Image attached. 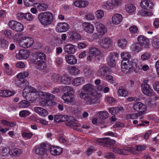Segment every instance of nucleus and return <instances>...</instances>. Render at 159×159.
I'll use <instances>...</instances> for the list:
<instances>
[{"label": "nucleus", "mask_w": 159, "mask_h": 159, "mask_svg": "<svg viewBox=\"0 0 159 159\" xmlns=\"http://www.w3.org/2000/svg\"><path fill=\"white\" fill-rule=\"evenodd\" d=\"M55 98V97L53 95L49 93L43 92L42 93L39 100V105L43 107L55 105L57 104L53 100Z\"/></svg>", "instance_id": "nucleus-1"}, {"label": "nucleus", "mask_w": 159, "mask_h": 159, "mask_svg": "<svg viewBox=\"0 0 159 159\" xmlns=\"http://www.w3.org/2000/svg\"><path fill=\"white\" fill-rule=\"evenodd\" d=\"M46 55L43 52H39L34 54L33 57L32 61L34 64L37 65L39 69L43 70L46 68L45 61H46Z\"/></svg>", "instance_id": "nucleus-2"}, {"label": "nucleus", "mask_w": 159, "mask_h": 159, "mask_svg": "<svg viewBox=\"0 0 159 159\" xmlns=\"http://www.w3.org/2000/svg\"><path fill=\"white\" fill-rule=\"evenodd\" d=\"M79 97L84 100L86 105H92L96 103L98 99V93L88 94L81 92L79 94Z\"/></svg>", "instance_id": "nucleus-3"}, {"label": "nucleus", "mask_w": 159, "mask_h": 159, "mask_svg": "<svg viewBox=\"0 0 159 159\" xmlns=\"http://www.w3.org/2000/svg\"><path fill=\"white\" fill-rule=\"evenodd\" d=\"M62 91L66 92L62 96L64 102L67 104L72 103V105L75 104V102H74L75 98L73 95L74 93L73 89L70 86H66L63 88Z\"/></svg>", "instance_id": "nucleus-4"}, {"label": "nucleus", "mask_w": 159, "mask_h": 159, "mask_svg": "<svg viewBox=\"0 0 159 159\" xmlns=\"http://www.w3.org/2000/svg\"><path fill=\"white\" fill-rule=\"evenodd\" d=\"M121 65L122 71L126 74L130 72L132 69L137 71L139 70V68L137 67L136 63L133 61L131 62L130 61L122 60Z\"/></svg>", "instance_id": "nucleus-5"}, {"label": "nucleus", "mask_w": 159, "mask_h": 159, "mask_svg": "<svg viewBox=\"0 0 159 159\" xmlns=\"http://www.w3.org/2000/svg\"><path fill=\"white\" fill-rule=\"evenodd\" d=\"M38 18L42 25L47 26L50 25L52 21L53 16L48 11L43 12L38 15Z\"/></svg>", "instance_id": "nucleus-6"}, {"label": "nucleus", "mask_w": 159, "mask_h": 159, "mask_svg": "<svg viewBox=\"0 0 159 159\" xmlns=\"http://www.w3.org/2000/svg\"><path fill=\"white\" fill-rule=\"evenodd\" d=\"M121 4V2L120 0H109L106 2L102 3V7L105 10H111Z\"/></svg>", "instance_id": "nucleus-7"}, {"label": "nucleus", "mask_w": 159, "mask_h": 159, "mask_svg": "<svg viewBox=\"0 0 159 159\" xmlns=\"http://www.w3.org/2000/svg\"><path fill=\"white\" fill-rule=\"evenodd\" d=\"M48 144L45 143H42L37 146L34 148L35 153L38 155L43 156L46 152Z\"/></svg>", "instance_id": "nucleus-8"}, {"label": "nucleus", "mask_w": 159, "mask_h": 159, "mask_svg": "<svg viewBox=\"0 0 159 159\" xmlns=\"http://www.w3.org/2000/svg\"><path fill=\"white\" fill-rule=\"evenodd\" d=\"M147 80L144 81V83L141 85V90L143 93L148 96H151L154 94L152 89L149 85L147 84Z\"/></svg>", "instance_id": "nucleus-9"}, {"label": "nucleus", "mask_w": 159, "mask_h": 159, "mask_svg": "<svg viewBox=\"0 0 159 159\" xmlns=\"http://www.w3.org/2000/svg\"><path fill=\"white\" fill-rule=\"evenodd\" d=\"M8 25L10 28L16 31H22L24 29L23 26L22 24L14 20L9 21Z\"/></svg>", "instance_id": "nucleus-10"}, {"label": "nucleus", "mask_w": 159, "mask_h": 159, "mask_svg": "<svg viewBox=\"0 0 159 159\" xmlns=\"http://www.w3.org/2000/svg\"><path fill=\"white\" fill-rule=\"evenodd\" d=\"M89 54L93 57H97L98 60H100L102 57V54L99 50L94 47H91L89 48Z\"/></svg>", "instance_id": "nucleus-11"}, {"label": "nucleus", "mask_w": 159, "mask_h": 159, "mask_svg": "<svg viewBox=\"0 0 159 159\" xmlns=\"http://www.w3.org/2000/svg\"><path fill=\"white\" fill-rule=\"evenodd\" d=\"M134 110L135 111L141 112L142 115L145 114L147 107L145 105L140 102H136L133 105V107Z\"/></svg>", "instance_id": "nucleus-12"}, {"label": "nucleus", "mask_w": 159, "mask_h": 159, "mask_svg": "<svg viewBox=\"0 0 159 159\" xmlns=\"http://www.w3.org/2000/svg\"><path fill=\"white\" fill-rule=\"evenodd\" d=\"M34 43V40L32 38L26 36L24 42L20 43V46L23 48H28L31 46Z\"/></svg>", "instance_id": "nucleus-13"}, {"label": "nucleus", "mask_w": 159, "mask_h": 159, "mask_svg": "<svg viewBox=\"0 0 159 159\" xmlns=\"http://www.w3.org/2000/svg\"><path fill=\"white\" fill-rule=\"evenodd\" d=\"M65 124L66 125L75 130L81 132L82 131V129H80L78 128V127L80 126L81 125L79 123L77 120L75 119L70 120V122H66Z\"/></svg>", "instance_id": "nucleus-14"}, {"label": "nucleus", "mask_w": 159, "mask_h": 159, "mask_svg": "<svg viewBox=\"0 0 159 159\" xmlns=\"http://www.w3.org/2000/svg\"><path fill=\"white\" fill-rule=\"evenodd\" d=\"M30 55L29 52L25 49H21L19 51L18 53L16 54V57L19 60L26 59L29 57Z\"/></svg>", "instance_id": "nucleus-15"}, {"label": "nucleus", "mask_w": 159, "mask_h": 159, "mask_svg": "<svg viewBox=\"0 0 159 159\" xmlns=\"http://www.w3.org/2000/svg\"><path fill=\"white\" fill-rule=\"evenodd\" d=\"M137 40L139 43L142 47L146 48H148L149 41L148 39L143 35H140L138 37Z\"/></svg>", "instance_id": "nucleus-16"}, {"label": "nucleus", "mask_w": 159, "mask_h": 159, "mask_svg": "<svg viewBox=\"0 0 159 159\" xmlns=\"http://www.w3.org/2000/svg\"><path fill=\"white\" fill-rule=\"evenodd\" d=\"M84 91L83 92L90 94L91 93H98L96 92H93L94 91V86L91 84H87L84 85L82 88Z\"/></svg>", "instance_id": "nucleus-17"}, {"label": "nucleus", "mask_w": 159, "mask_h": 159, "mask_svg": "<svg viewBox=\"0 0 159 159\" xmlns=\"http://www.w3.org/2000/svg\"><path fill=\"white\" fill-rule=\"evenodd\" d=\"M69 29V25L66 23H58L56 27V31L58 32H63L67 31Z\"/></svg>", "instance_id": "nucleus-18"}, {"label": "nucleus", "mask_w": 159, "mask_h": 159, "mask_svg": "<svg viewBox=\"0 0 159 159\" xmlns=\"http://www.w3.org/2000/svg\"><path fill=\"white\" fill-rule=\"evenodd\" d=\"M112 41L109 38H105L102 39L99 42L100 46L104 48H108L111 45Z\"/></svg>", "instance_id": "nucleus-19"}, {"label": "nucleus", "mask_w": 159, "mask_h": 159, "mask_svg": "<svg viewBox=\"0 0 159 159\" xmlns=\"http://www.w3.org/2000/svg\"><path fill=\"white\" fill-rule=\"evenodd\" d=\"M76 46L70 44H66L64 47L65 52L69 54H74L76 50Z\"/></svg>", "instance_id": "nucleus-20"}, {"label": "nucleus", "mask_w": 159, "mask_h": 159, "mask_svg": "<svg viewBox=\"0 0 159 159\" xmlns=\"http://www.w3.org/2000/svg\"><path fill=\"white\" fill-rule=\"evenodd\" d=\"M95 27L97 30L101 35H103L107 31V29L105 26L99 22L96 23Z\"/></svg>", "instance_id": "nucleus-21"}, {"label": "nucleus", "mask_w": 159, "mask_h": 159, "mask_svg": "<svg viewBox=\"0 0 159 159\" xmlns=\"http://www.w3.org/2000/svg\"><path fill=\"white\" fill-rule=\"evenodd\" d=\"M34 110L35 112L43 117H45L48 114V112L47 110L41 107H35Z\"/></svg>", "instance_id": "nucleus-22"}, {"label": "nucleus", "mask_w": 159, "mask_h": 159, "mask_svg": "<svg viewBox=\"0 0 159 159\" xmlns=\"http://www.w3.org/2000/svg\"><path fill=\"white\" fill-rule=\"evenodd\" d=\"M141 7L144 9H152L153 6V3L149 0H143L140 3Z\"/></svg>", "instance_id": "nucleus-23"}, {"label": "nucleus", "mask_w": 159, "mask_h": 159, "mask_svg": "<svg viewBox=\"0 0 159 159\" xmlns=\"http://www.w3.org/2000/svg\"><path fill=\"white\" fill-rule=\"evenodd\" d=\"M96 142L98 144L101 145H112L115 144L116 141L114 140H95Z\"/></svg>", "instance_id": "nucleus-24"}, {"label": "nucleus", "mask_w": 159, "mask_h": 159, "mask_svg": "<svg viewBox=\"0 0 159 159\" xmlns=\"http://www.w3.org/2000/svg\"><path fill=\"white\" fill-rule=\"evenodd\" d=\"M82 26L84 30L89 33L92 34L94 31V26L90 23L88 22L83 23Z\"/></svg>", "instance_id": "nucleus-25"}, {"label": "nucleus", "mask_w": 159, "mask_h": 159, "mask_svg": "<svg viewBox=\"0 0 159 159\" xmlns=\"http://www.w3.org/2000/svg\"><path fill=\"white\" fill-rule=\"evenodd\" d=\"M26 37V36H25L22 33H17L15 34L14 39L20 46V43L24 42V39H25Z\"/></svg>", "instance_id": "nucleus-26"}, {"label": "nucleus", "mask_w": 159, "mask_h": 159, "mask_svg": "<svg viewBox=\"0 0 159 159\" xmlns=\"http://www.w3.org/2000/svg\"><path fill=\"white\" fill-rule=\"evenodd\" d=\"M62 151V148L59 147L52 146L50 148V153L53 155H59Z\"/></svg>", "instance_id": "nucleus-27"}, {"label": "nucleus", "mask_w": 159, "mask_h": 159, "mask_svg": "<svg viewBox=\"0 0 159 159\" xmlns=\"http://www.w3.org/2000/svg\"><path fill=\"white\" fill-rule=\"evenodd\" d=\"M122 15L119 13L116 14L112 17V22L114 24L118 25L122 21Z\"/></svg>", "instance_id": "nucleus-28"}, {"label": "nucleus", "mask_w": 159, "mask_h": 159, "mask_svg": "<svg viewBox=\"0 0 159 159\" xmlns=\"http://www.w3.org/2000/svg\"><path fill=\"white\" fill-rule=\"evenodd\" d=\"M65 58L67 62L69 64L74 65L77 63V59L73 55H66L65 56Z\"/></svg>", "instance_id": "nucleus-29"}, {"label": "nucleus", "mask_w": 159, "mask_h": 159, "mask_svg": "<svg viewBox=\"0 0 159 159\" xmlns=\"http://www.w3.org/2000/svg\"><path fill=\"white\" fill-rule=\"evenodd\" d=\"M9 153L11 156L15 157L20 156L23 153V151L20 149L15 148L9 150Z\"/></svg>", "instance_id": "nucleus-30"}, {"label": "nucleus", "mask_w": 159, "mask_h": 159, "mask_svg": "<svg viewBox=\"0 0 159 159\" xmlns=\"http://www.w3.org/2000/svg\"><path fill=\"white\" fill-rule=\"evenodd\" d=\"M107 64L111 67H114L116 66L115 59L113 54H110L107 59Z\"/></svg>", "instance_id": "nucleus-31"}, {"label": "nucleus", "mask_w": 159, "mask_h": 159, "mask_svg": "<svg viewBox=\"0 0 159 159\" xmlns=\"http://www.w3.org/2000/svg\"><path fill=\"white\" fill-rule=\"evenodd\" d=\"M30 96L28 98L29 101L32 102H34L37 100L39 95V92L35 89L33 92H32L30 94Z\"/></svg>", "instance_id": "nucleus-32"}, {"label": "nucleus", "mask_w": 159, "mask_h": 159, "mask_svg": "<svg viewBox=\"0 0 159 159\" xmlns=\"http://www.w3.org/2000/svg\"><path fill=\"white\" fill-rule=\"evenodd\" d=\"M85 82L83 77H78L74 79L72 81V84L75 86H79Z\"/></svg>", "instance_id": "nucleus-33"}, {"label": "nucleus", "mask_w": 159, "mask_h": 159, "mask_svg": "<svg viewBox=\"0 0 159 159\" xmlns=\"http://www.w3.org/2000/svg\"><path fill=\"white\" fill-rule=\"evenodd\" d=\"M143 47L139 43H135L131 46V50L135 52H138L142 49Z\"/></svg>", "instance_id": "nucleus-34"}, {"label": "nucleus", "mask_w": 159, "mask_h": 159, "mask_svg": "<svg viewBox=\"0 0 159 159\" xmlns=\"http://www.w3.org/2000/svg\"><path fill=\"white\" fill-rule=\"evenodd\" d=\"M61 75L57 73H54L51 75V80L55 83L60 84Z\"/></svg>", "instance_id": "nucleus-35"}, {"label": "nucleus", "mask_w": 159, "mask_h": 159, "mask_svg": "<svg viewBox=\"0 0 159 159\" xmlns=\"http://www.w3.org/2000/svg\"><path fill=\"white\" fill-rule=\"evenodd\" d=\"M71 78L67 75H61L60 84H69L71 83Z\"/></svg>", "instance_id": "nucleus-36"}, {"label": "nucleus", "mask_w": 159, "mask_h": 159, "mask_svg": "<svg viewBox=\"0 0 159 159\" xmlns=\"http://www.w3.org/2000/svg\"><path fill=\"white\" fill-rule=\"evenodd\" d=\"M68 69L70 74L72 75H78L80 73L79 68L75 66H70Z\"/></svg>", "instance_id": "nucleus-37"}, {"label": "nucleus", "mask_w": 159, "mask_h": 159, "mask_svg": "<svg viewBox=\"0 0 159 159\" xmlns=\"http://www.w3.org/2000/svg\"><path fill=\"white\" fill-rule=\"evenodd\" d=\"M69 38L71 41H75L80 39L81 36L78 33L74 32L70 33Z\"/></svg>", "instance_id": "nucleus-38"}, {"label": "nucleus", "mask_w": 159, "mask_h": 159, "mask_svg": "<svg viewBox=\"0 0 159 159\" xmlns=\"http://www.w3.org/2000/svg\"><path fill=\"white\" fill-rule=\"evenodd\" d=\"M124 110L122 107H110L109 108V111L112 115H116L120 111Z\"/></svg>", "instance_id": "nucleus-39"}, {"label": "nucleus", "mask_w": 159, "mask_h": 159, "mask_svg": "<svg viewBox=\"0 0 159 159\" xmlns=\"http://www.w3.org/2000/svg\"><path fill=\"white\" fill-rule=\"evenodd\" d=\"M88 3L87 1H77L74 2V4L76 7L82 8L86 6Z\"/></svg>", "instance_id": "nucleus-40"}, {"label": "nucleus", "mask_w": 159, "mask_h": 159, "mask_svg": "<svg viewBox=\"0 0 159 159\" xmlns=\"http://www.w3.org/2000/svg\"><path fill=\"white\" fill-rule=\"evenodd\" d=\"M121 57L122 59V60L125 61H129V59L131 57V54L129 52L124 51L122 52L120 54Z\"/></svg>", "instance_id": "nucleus-41"}, {"label": "nucleus", "mask_w": 159, "mask_h": 159, "mask_svg": "<svg viewBox=\"0 0 159 159\" xmlns=\"http://www.w3.org/2000/svg\"><path fill=\"white\" fill-rule=\"evenodd\" d=\"M126 40L123 38H120L118 39L117 43L118 46L122 48H124L127 44Z\"/></svg>", "instance_id": "nucleus-42"}, {"label": "nucleus", "mask_w": 159, "mask_h": 159, "mask_svg": "<svg viewBox=\"0 0 159 159\" xmlns=\"http://www.w3.org/2000/svg\"><path fill=\"white\" fill-rule=\"evenodd\" d=\"M141 112H137L136 113H133L132 114H128L126 116L127 119H137L138 117L142 115Z\"/></svg>", "instance_id": "nucleus-43"}, {"label": "nucleus", "mask_w": 159, "mask_h": 159, "mask_svg": "<svg viewBox=\"0 0 159 159\" xmlns=\"http://www.w3.org/2000/svg\"><path fill=\"white\" fill-rule=\"evenodd\" d=\"M107 70L105 66H102L99 68L98 74L99 76H103L107 74Z\"/></svg>", "instance_id": "nucleus-44"}, {"label": "nucleus", "mask_w": 159, "mask_h": 159, "mask_svg": "<svg viewBox=\"0 0 159 159\" xmlns=\"http://www.w3.org/2000/svg\"><path fill=\"white\" fill-rule=\"evenodd\" d=\"M8 43L4 38H1L0 39V47L3 49H6L8 47Z\"/></svg>", "instance_id": "nucleus-45"}, {"label": "nucleus", "mask_w": 159, "mask_h": 159, "mask_svg": "<svg viewBox=\"0 0 159 159\" xmlns=\"http://www.w3.org/2000/svg\"><path fill=\"white\" fill-rule=\"evenodd\" d=\"M125 9L129 13H132L135 11V7L134 5L129 4L125 6Z\"/></svg>", "instance_id": "nucleus-46"}, {"label": "nucleus", "mask_w": 159, "mask_h": 159, "mask_svg": "<svg viewBox=\"0 0 159 159\" xmlns=\"http://www.w3.org/2000/svg\"><path fill=\"white\" fill-rule=\"evenodd\" d=\"M19 105L21 108H26L30 105V103L26 100H23L19 102Z\"/></svg>", "instance_id": "nucleus-47"}, {"label": "nucleus", "mask_w": 159, "mask_h": 159, "mask_svg": "<svg viewBox=\"0 0 159 159\" xmlns=\"http://www.w3.org/2000/svg\"><path fill=\"white\" fill-rule=\"evenodd\" d=\"M152 44L154 48L157 49L159 48V39L155 37L154 38L152 41Z\"/></svg>", "instance_id": "nucleus-48"}, {"label": "nucleus", "mask_w": 159, "mask_h": 159, "mask_svg": "<svg viewBox=\"0 0 159 159\" xmlns=\"http://www.w3.org/2000/svg\"><path fill=\"white\" fill-rule=\"evenodd\" d=\"M96 17L99 19H101L104 16V12L103 10L100 9L98 10L95 13Z\"/></svg>", "instance_id": "nucleus-49"}, {"label": "nucleus", "mask_w": 159, "mask_h": 159, "mask_svg": "<svg viewBox=\"0 0 159 159\" xmlns=\"http://www.w3.org/2000/svg\"><path fill=\"white\" fill-rule=\"evenodd\" d=\"M36 7L40 11H45L48 7V5L45 4H39Z\"/></svg>", "instance_id": "nucleus-50"}, {"label": "nucleus", "mask_w": 159, "mask_h": 159, "mask_svg": "<svg viewBox=\"0 0 159 159\" xmlns=\"http://www.w3.org/2000/svg\"><path fill=\"white\" fill-rule=\"evenodd\" d=\"M99 117L101 119H106L108 116V112L104 111H100L98 113Z\"/></svg>", "instance_id": "nucleus-51"}, {"label": "nucleus", "mask_w": 159, "mask_h": 159, "mask_svg": "<svg viewBox=\"0 0 159 159\" xmlns=\"http://www.w3.org/2000/svg\"><path fill=\"white\" fill-rule=\"evenodd\" d=\"M119 96L125 97L127 94V92L125 89H119L117 92Z\"/></svg>", "instance_id": "nucleus-52"}, {"label": "nucleus", "mask_w": 159, "mask_h": 159, "mask_svg": "<svg viewBox=\"0 0 159 159\" xmlns=\"http://www.w3.org/2000/svg\"><path fill=\"white\" fill-rule=\"evenodd\" d=\"M59 142L66 146L70 145L74 143L71 140H59Z\"/></svg>", "instance_id": "nucleus-53"}, {"label": "nucleus", "mask_w": 159, "mask_h": 159, "mask_svg": "<svg viewBox=\"0 0 159 159\" xmlns=\"http://www.w3.org/2000/svg\"><path fill=\"white\" fill-rule=\"evenodd\" d=\"M29 74L27 72H22L17 75V77L19 79H23L28 76Z\"/></svg>", "instance_id": "nucleus-54"}, {"label": "nucleus", "mask_w": 159, "mask_h": 159, "mask_svg": "<svg viewBox=\"0 0 159 159\" xmlns=\"http://www.w3.org/2000/svg\"><path fill=\"white\" fill-rule=\"evenodd\" d=\"M30 112L26 110L21 111L19 113V115L22 117H25L30 115Z\"/></svg>", "instance_id": "nucleus-55"}, {"label": "nucleus", "mask_w": 159, "mask_h": 159, "mask_svg": "<svg viewBox=\"0 0 159 159\" xmlns=\"http://www.w3.org/2000/svg\"><path fill=\"white\" fill-rule=\"evenodd\" d=\"M112 151L115 153H117L119 154L123 155L125 153V152H124L123 150L117 148H113Z\"/></svg>", "instance_id": "nucleus-56"}, {"label": "nucleus", "mask_w": 159, "mask_h": 159, "mask_svg": "<svg viewBox=\"0 0 159 159\" xmlns=\"http://www.w3.org/2000/svg\"><path fill=\"white\" fill-rule=\"evenodd\" d=\"M104 157L108 159H114L115 158V156L114 154L111 152L105 153Z\"/></svg>", "instance_id": "nucleus-57"}, {"label": "nucleus", "mask_w": 159, "mask_h": 159, "mask_svg": "<svg viewBox=\"0 0 159 159\" xmlns=\"http://www.w3.org/2000/svg\"><path fill=\"white\" fill-rule=\"evenodd\" d=\"M85 18L88 20H92L94 18V16L93 13H89L87 14L85 16Z\"/></svg>", "instance_id": "nucleus-58"}, {"label": "nucleus", "mask_w": 159, "mask_h": 159, "mask_svg": "<svg viewBox=\"0 0 159 159\" xmlns=\"http://www.w3.org/2000/svg\"><path fill=\"white\" fill-rule=\"evenodd\" d=\"M129 30L131 33L135 34L138 31V28L136 26L133 25L129 28Z\"/></svg>", "instance_id": "nucleus-59"}, {"label": "nucleus", "mask_w": 159, "mask_h": 159, "mask_svg": "<svg viewBox=\"0 0 159 159\" xmlns=\"http://www.w3.org/2000/svg\"><path fill=\"white\" fill-rule=\"evenodd\" d=\"M4 34L7 38H10L12 36V31L10 30H5L4 31Z\"/></svg>", "instance_id": "nucleus-60"}, {"label": "nucleus", "mask_w": 159, "mask_h": 159, "mask_svg": "<svg viewBox=\"0 0 159 159\" xmlns=\"http://www.w3.org/2000/svg\"><path fill=\"white\" fill-rule=\"evenodd\" d=\"M33 18V16L30 13L25 14V19L28 20H32Z\"/></svg>", "instance_id": "nucleus-61"}, {"label": "nucleus", "mask_w": 159, "mask_h": 159, "mask_svg": "<svg viewBox=\"0 0 159 159\" xmlns=\"http://www.w3.org/2000/svg\"><path fill=\"white\" fill-rule=\"evenodd\" d=\"M9 150L7 148H3L1 151L0 153L2 156H5L7 155L8 152L9 153Z\"/></svg>", "instance_id": "nucleus-62"}, {"label": "nucleus", "mask_w": 159, "mask_h": 159, "mask_svg": "<svg viewBox=\"0 0 159 159\" xmlns=\"http://www.w3.org/2000/svg\"><path fill=\"white\" fill-rule=\"evenodd\" d=\"M150 57V56L148 53H144L141 56V59L142 60H146Z\"/></svg>", "instance_id": "nucleus-63"}, {"label": "nucleus", "mask_w": 159, "mask_h": 159, "mask_svg": "<svg viewBox=\"0 0 159 159\" xmlns=\"http://www.w3.org/2000/svg\"><path fill=\"white\" fill-rule=\"evenodd\" d=\"M17 17L20 20H22L25 19V13H19L17 14Z\"/></svg>", "instance_id": "nucleus-64"}]
</instances>
